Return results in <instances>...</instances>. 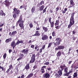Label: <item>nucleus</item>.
I'll return each instance as SVG.
<instances>
[{
  "label": "nucleus",
  "instance_id": "57",
  "mask_svg": "<svg viewBox=\"0 0 78 78\" xmlns=\"http://www.w3.org/2000/svg\"><path fill=\"white\" fill-rule=\"evenodd\" d=\"M22 58H18V59H17V61H20V60H21V59H22Z\"/></svg>",
  "mask_w": 78,
  "mask_h": 78
},
{
  "label": "nucleus",
  "instance_id": "1",
  "mask_svg": "<svg viewBox=\"0 0 78 78\" xmlns=\"http://www.w3.org/2000/svg\"><path fill=\"white\" fill-rule=\"evenodd\" d=\"M64 67H66V66L65 64H63L60 66L59 68H60L61 69H59L57 72L58 73H56L55 75V76H56V78H59L62 76V71L64 70Z\"/></svg>",
  "mask_w": 78,
  "mask_h": 78
},
{
  "label": "nucleus",
  "instance_id": "35",
  "mask_svg": "<svg viewBox=\"0 0 78 78\" xmlns=\"http://www.w3.org/2000/svg\"><path fill=\"white\" fill-rule=\"evenodd\" d=\"M7 55L6 54V53H5L3 55V58L4 59H5L6 58V56Z\"/></svg>",
  "mask_w": 78,
  "mask_h": 78
},
{
  "label": "nucleus",
  "instance_id": "26",
  "mask_svg": "<svg viewBox=\"0 0 78 78\" xmlns=\"http://www.w3.org/2000/svg\"><path fill=\"white\" fill-rule=\"evenodd\" d=\"M74 25V24L72 23L69 22V24L68 25V28H70V27H71V26H72V25Z\"/></svg>",
  "mask_w": 78,
  "mask_h": 78
},
{
  "label": "nucleus",
  "instance_id": "36",
  "mask_svg": "<svg viewBox=\"0 0 78 78\" xmlns=\"http://www.w3.org/2000/svg\"><path fill=\"white\" fill-rule=\"evenodd\" d=\"M47 7H46L43 10V11L42 13H43L45 12H46V9H47Z\"/></svg>",
  "mask_w": 78,
  "mask_h": 78
},
{
  "label": "nucleus",
  "instance_id": "5",
  "mask_svg": "<svg viewBox=\"0 0 78 78\" xmlns=\"http://www.w3.org/2000/svg\"><path fill=\"white\" fill-rule=\"evenodd\" d=\"M16 69L17 71V72L16 71L11 70V71L9 73V75L10 76H12L13 75H14V74H15L14 72H15L16 73L15 75H17V73H18V72H19V70L18 69V68L17 67L16 68Z\"/></svg>",
  "mask_w": 78,
  "mask_h": 78
},
{
  "label": "nucleus",
  "instance_id": "40",
  "mask_svg": "<svg viewBox=\"0 0 78 78\" xmlns=\"http://www.w3.org/2000/svg\"><path fill=\"white\" fill-rule=\"evenodd\" d=\"M45 44L41 48L43 50H44L45 49Z\"/></svg>",
  "mask_w": 78,
  "mask_h": 78
},
{
  "label": "nucleus",
  "instance_id": "48",
  "mask_svg": "<svg viewBox=\"0 0 78 78\" xmlns=\"http://www.w3.org/2000/svg\"><path fill=\"white\" fill-rule=\"evenodd\" d=\"M51 17H50L49 18V23H51Z\"/></svg>",
  "mask_w": 78,
  "mask_h": 78
},
{
  "label": "nucleus",
  "instance_id": "29",
  "mask_svg": "<svg viewBox=\"0 0 78 78\" xmlns=\"http://www.w3.org/2000/svg\"><path fill=\"white\" fill-rule=\"evenodd\" d=\"M33 76V73H31L29 74L27 76L29 77V78H31Z\"/></svg>",
  "mask_w": 78,
  "mask_h": 78
},
{
  "label": "nucleus",
  "instance_id": "58",
  "mask_svg": "<svg viewBox=\"0 0 78 78\" xmlns=\"http://www.w3.org/2000/svg\"><path fill=\"white\" fill-rule=\"evenodd\" d=\"M4 25L3 23H2V25H0V28H1L2 27H3Z\"/></svg>",
  "mask_w": 78,
  "mask_h": 78
},
{
  "label": "nucleus",
  "instance_id": "33",
  "mask_svg": "<svg viewBox=\"0 0 78 78\" xmlns=\"http://www.w3.org/2000/svg\"><path fill=\"white\" fill-rule=\"evenodd\" d=\"M31 11L32 13H33V12H34V11H35V8H34V7H33V8H32L31 10Z\"/></svg>",
  "mask_w": 78,
  "mask_h": 78
},
{
  "label": "nucleus",
  "instance_id": "55",
  "mask_svg": "<svg viewBox=\"0 0 78 78\" xmlns=\"http://www.w3.org/2000/svg\"><path fill=\"white\" fill-rule=\"evenodd\" d=\"M42 5V2H41L40 3V4H38L37 5L38 6V5L39 6H41V5Z\"/></svg>",
  "mask_w": 78,
  "mask_h": 78
},
{
  "label": "nucleus",
  "instance_id": "2",
  "mask_svg": "<svg viewBox=\"0 0 78 78\" xmlns=\"http://www.w3.org/2000/svg\"><path fill=\"white\" fill-rule=\"evenodd\" d=\"M22 18H23L22 17V15H20V18L16 22V25L17 26V25H19V23H20L19 24V26H20V27L21 28V29H23V30H24V26H23V23L25 22V21L22 20H23V19H22Z\"/></svg>",
  "mask_w": 78,
  "mask_h": 78
},
{
  "label": "nucleus",
  "instance_id": "39",
  "mask_svg": "<svg viewBox=\"0 0 78 78\" xmlns=\"http://www.w3.org/2000/svg\"><path fill=\"white\" fill-rule=\"evenodd\" d=\"M61 28V26H56L55 27V28H56V30H58V29H59Z\"/></svg>",
  "mask_w": 78,
  "mask_h": 78
},
{
  "label": "nucleus",
  "instance_id": "3",
  "mask_svg": "<svg viewBox=\"0 0 78 78\" xmlns=\"http://www.w3.org/2000/svg\"><path fill=\"white\" fill-rule=\"evenodd\" d=\"M13 12L14 14L13 16V17L14 19H16L17 18V15H19L20 13V10H17V9L16 8H14L13 9Z\"/></svg>",
  "mask_w": 78,
  "mask_h": 78
},
{
  "label": "nucleus",
  "instance_id": "47",
  "mask_svg": "<svg viewBox=\"0 0 78 78\" xmlns=\"http://www.w3.org/2000/svg\"><path fill=\"white\" fill-rule=\"evenodd\" d=\"M31 48H33V49H34V45H32L31 46H30Z\"/></svg>",
  "mask_w": 78,
  "mask_h": 78
},
{
  "label": "nucleus",
  "instance_id": "54",
  "mask_svg": "<svg viewBox=\"0 0 78 78\" xmlns=\"http://www.w3.org/2000/svg\"><path fill=\"white\" fill-rule=\"evenodd\" d=\"M50 12H51V13H52V12H53V11L52 10L50 9Z\"/></svg>",
  "mask_w": 78,
  "mask_h": 78
},
{
  "label": "nucleus",
  "instance_id": "10",
  "mask_svg": "<svg viewBox=\"0 0 78 78\" xmlns=\"http://www.w3.org/2000/svg\"><path fill=\"white\" fill-rule=\"evenodd\" d=\"M70 5L68 7V8H72V7H74V6H75V3L74 2H73V0H71L70 1Z\"/></svg>",
  "mask_w": 78,
  "mask_h": 78
},
{
  "label": "nucleus",
  "instance_id": "20",
  "mask_svg": "<svg viewBox=\"0 0 78 78\" xmlns=\"http://www.w3.org/2000/svg\"><path fill=\"white\" fill-rule=\"evenodd\" d=\"M64 72H65V73H68V68L66 67L65 68V67H64Z\"/></svg>",
  "mask_w": 78,
  "mask_h": 78
},
{
  "label": "nucleus",
  "instance_id": "45",
  "mask_svg": "<svg viewBox=\"0 0 78 78\" xmlns=\"http://www.w3.org/2000/svg\"><path fill=\"white\" fill-rule=\"evenodd\" d=\"M29 26L30 27V28H32L33 27V24L32 23H30L29 25Z\"/></svg>",
  "mask_w": 78,
  "mask_h": 78
},
{
  "label": "nucleus",
  "instance_id": "59",
  "mask_svg": "<svg viewBox=\"0 0 78 78\" xmlns=\"http://www.w3.org/2000/svg\"><path fill=\"white\" fill-rule=\"evenodd\" d=\"M72 48L71 47L69 49V51H71V50H72Z\"/></svg>",
  "mask_w": 78,
  "mask_h": 78
},
{
  "label": "nucleus",
  "instance_id": "32",
  "mask_svg": "<svg viewBox=\"0 0 78 78\" xmlns=\"http://www.w3.org/2000/svg\"><path fill=\"white\" fill-rule=\"evenodd\" d=\"M52 36H53V37H55L56 36V34H55V31H54L52 32Z\"/></svg>",
  "mask_w": 78,
  "mask_h": 78
},
{
  "label": "nucleus",
  "instance_id": "49",
  "mask_svg": "<svg viewBox=\"0 0 78 78\" xmlns=\"http://www.w3.org/2000/svg\"><path fill=\"white\" fill-rule=\"evenodd\" d=\"M19 44H20V42L18 41L16 42V43L15 44V45L16 46V45H19Z\"/></svg>",
  "mask_w": 78,
  "mask_h": 78
},
{
  "label": "nucleus",
  "instance_id": "44",
  "mask_svg": "<svg viewBox=\"0 0 78 78\" xmlns=\"http://www.w3.org/2000/svg\"><path fill=\"white\" fill-rule=\"evenodd\" d=\"M23 54L20 55V58H21V59H22V58H23Z\"/></svg>",
  "mask_w": 78,
  "mask_h": 78
},
{
  "label": "nucleus",
  "instance_id": "11",
  "mask_svg": "<svg viewBox=\"0 0 78 78\" xmlns=\"http://www.w3.org/2000/svg\"><path fill=\"white\" fill-rule=\"evenodd\" d=\"M58 48H55V50H62L64 49V45H59L58 46Z\"/></svg>",
  "mask_w": 78,
  "mask_h": 78
},
{
  "label": "nucleus",
  "instance_id": "8",
  "mask_svg": "<svg viewBox=\"0 0 78 78\" xmlns=\"http://www.w3.org/2000/svg\"><path fill=\"white\" fill-rule=\"evenodd\" d=\"M12 2L11 0H5V2H4V4L6 6L8 7L11 4Z\"/></svg>",
  "mask_w": 78,
  "mask_h": 78
},
{
  "label": "nucleus",
  "instance_id": "37",
  "mask_svg": "<svg viewBox=\"0 0 78 78\" xmlns=\"http://www.w3.org/2000/svg\"><path fill=\"white\" fill-rule=\"evenodd\" d=\"M71 67L72 68V69H75V65L74 64H73L72 65Z\"/></svg>",
  "mask_w": 78,
  "mask_h": 78
},
{
  "label": "nucleus",
  "instance_id": "24",
  "mask_svg": "<svg viewBox=\"0 0 78 78\" xmlns=\"http://www.w3.org/2000/svg\"><path fill=\"white\" fill-rule=\"evenodd\" d=\"M61 55V52L59 51L57 54V56L58 57H60Z\"/></svg>",
  "mask_w": 78,
  "mask_h": 78
},
{
  "label": "nucleus",
  "instance_id": "53",
  "mask_svg": "<svg viewBox=\"0 0 78 78\" xmlns=\"http://www.w3.org/2000/svg\"><path fill=\"white\" fill-rule=\"evenodd\" d=\"M43 50V49L42 48H41V49H40L39 52H40V53H42V52Z\"/></svg>",
  "mask_w": 78,
  "mask_h": 78
},
{
  "label": "nucleus",
  "instance_id": "14",
  "mask_svg": "<svg viewBox=\"0 0 78 78\" xmlns=\"http://www.w3.org/2000/svg\"><path fill=\"white\" fill-rule=\"evenodd\" d=\"M27 49V48L26 49H23L21 52L24 53L25 55H27V54H28V50Z\"/></svg>",
  "mask_w": 78,
  "mask_h": 78
},
{
  "label": "nucleus",
  "instance_id": "46",
  "mask_svg": "<svg viewBox=\"0 0 78 78\" xmlns=\"http://www.w3.org/2000/svg\"><path fill=\"white\" fill-rule=\"evenodd\" d=\"M34 70L36 69H37V65H35L34 67H33Z\"/></svg>",
  "mask_w": 78,
  "mask_h": 78
},
{
  "label": "nucleus",
  "instance_id": "50",
  "mask_svg": "<svg viewBox=\"0 0 78 78\" xmlns=\"http://www.w3.org/2000/svg\"><path fill=\"white\" fill-rule=\"evenodd\" d=\"M56 12H57V11H58V10H59V7H57L56 8Z\"/></svg>",
  "mask_w": 78,
  "mask_h": 78
},
{
  "label": "nucleus",
  "instance_id": "25",
  "mask_svg": "<svg viewBox=\"0 0 78 78\" xmlns=\"http://www.w3.org/2000/svg\"><path fill=\"white\" fill-rule=\"evenodd\" d=\"M11 47L16 45V42H15V41H13L11 44Z\"/></svg>",
  "mask_w": 78,
  "mask_h": 78
},
{
  "label": "nucleus",
  "instance_id": "4",
  "mask_svg": "<svg viewBox=\"0 0 78 78\" xmlns=\"http://www.w3.org/2000/svg\"><path fill=\"white\" fill-rule=\"evenodd\" d=\"M55 41L56 42L54 43V45L55 46L59 45L61 44V42H62V39L59 37H57L55 39Z\"/></svg>",
  "mask_w": 78,
  "mask_h": 78
},
{
  "label": "nucleus",
  "instance_id": "51",
  "mask_svg": "<svg viewBox=\"0 0 78 78\" xmlns=\"http://www.w3.org/2000/svg\"><path fill=\"white\" fill-rule=\"evenodd\" d=\"M21 78H24L25 77V76H24V75L22 74L21 76Z\"/></svg>",
  "mask_w": 78,
  "mask_h": 78
},
{
  "label": "nucleus",
  "instance_id": "6",
  "mask_svg": "<svg viewBox=\"0 0 78 78\" xmlns=\"http://www.w3.org/2000/svg\"><path fill=\"white\" fill-rule=\"evenodd\" d=\"M75 14V13L73 12L72 13L71 17L70 19V23L75 24V20H74V16Z\"/></svg>",
  "mask_w": 78,
  "mask_h": 78
},
{
  "label": "nucleus",
  "instance_id": "16",
  "mask_svg": "<svg viewBox=\"0 0 78 78\" xmlns=\"http://www.w3.org/2000/svg\"><path fill=\"white\" fill-rule=\"evenodd\" d=\"M72 73V71L70 70L67 73H65L64 75L65 76H68L69 75V74H70V73Z\"/></svg>",
  "mask_w": 78,
  "mask_h": 78
},
{
  "label": "nucleus",
  "instance_id": "61",
  "mask_svg": "<svg viewBox=\"0 0 78 78\" xmlns=\"http://www.w3.org/2000/svg\"><path fill=\"white\" fill-rule=\"evenodd\" d=\"M47 69L48 70H49V71L51 70V68H47Z\"/></svg>",
  "mask_w": 78,
  "mask_h": 78
},
{
  "label": "nucleus",
  "instance_id": "12",
  "mask_svg": "<svg viewBox=\"0 0 78 78\" xmlns=\"http://www.w3.org/2000/svg\"><path fill=\"white\" fill-rule=\"evenodd\" d=\"M43 77L45 78H49L50 77V75L48 73H45L43 75Z\"/></svg>",
  "mask_w": 78,
  "mask_h": 78
},
{
  "label": "nucleus",
  "instance_id": "9",
  "mask_svg": "<svg viewBox=\"0 0 78 78\" xmlns=\"http://www.w3.org/2000/svg\"><path fill=\"white\" fill-rule=\"evenodd\" d=\"M48 39V36L47 35L44 34L42 35L41 37L42 40L43 41H45V40H47Z\"/></svg>",
  "mask_w": 78,
  "mask_h": 78
},
{
  "label": "nucleus",
  "instance_id": "15",
  "mask_svg": "<svg viewBox=\"0 0 78 78\" xmlns=\"http://www.w3.org/2000/svg\"><path fill=\"white\" fill-rule=\"evenodd\" d=\"M30 64H27L24 67L25 69H26V70H28L29 69H30Z\"/></svg>",
  "mask_w": 78,
  "mask_h": 78
},
{
  "label": "nucleus",
  "instance_id": "31",
  "mask_svg": "<svg viewBox=\"0 0 78 78\" xmlns=\"http://www.w3.org/2000/svg\"><path fill=\"white\" fill-rule=\"evenodd\" d=\"M44 8V5H43L41 6V7L40 8V11H42Z\"/></svg>",
  "mask_w": 78,
  "mask_h": 78
},
{
  "label": "nucleus",
  "instance_id": "7",
  "mask_svg": "<svg viewBox=\"0 0 78 78\" xmlns=\"http://www.w3.org/2000/svg\"><path fill=\"white\" fill-rule=\"evenodd\" d=\"M32 57H31V59L30 60V63H33L36 60V55L35 54H32Z\"/></svg>",
  "mask_w": 78,
  "mask_h": 78
},
{
  "label": "nucleus",
  "instance_id": "18",
  "mask_svg": "<svg viewBox=\"0 0 78 78\" xmlns=\"http://www.w3.org/2000/svg\"><path fill=\"white\" fill-rule=\"evenodd\" d=\"M59 19L57 20L56 21V23H55V26H56V25H59Z\"/></svg>",
  "mask_w": 78,
  "mask_h": 78
},
{
  "label": "nucleus",
  "instance_id": "38",
  "mask_svg": "<svg viewBox=\"0 0 78 78\" xmlns=\"http://www.w3.org/2000/svg\"><path fill=\"white\" fill-rule=\"evenodd\" d=\"M49 64H50V63L49 62H47L44 63V65H46L47 66H48V65Z\"/></svg>",
  "mask_w": 78,
  "mask_h": 78
},
{
  "label": "nucleus",
  "instance_id": "28",
  "mask_svg": "<svg viewBox=\"0 0 78 78\" xmlns=\"http://www.w3.org/2000/svg\"><path fill=\"white\" fill-rule=\"evenodd\" d=\"M17 34V32L16 31H13L12 33V36H15Z\"/></svg>",
  "mask_w": 78,
  "mask_h": 78
},
{
  "label": "nucleus",
  "instance_id": "27",
  "mask_svg": "<svg viewBox=\"0 0 78 78\" xmlns=\"http://www.w3.org/2000/svg\"><path fill=\"white\" fill-rule=\"evenodd\" d=\"M51 25V28H53L54 27V21H52L51 23H50Z\"/></svg>",
  "mask_w": 78,
  "mask_h": 78
},
{
  "label": "nucleus",
  "instance_id": "23",
  "mask_svg": "<svg viewBox=\"0 0 78 78\" xmlns=\"http://www.w3.org/2000/svg\"><path fill=\"white\" fill-rule=\"evenodd\" d=\"M78 74H77V72H75L74 73V74L73 75V78H78Z\"/></svg>",
  "mask_w": 78,
  "mask_h": 78
},
{
  "label": "nucleus",
  "instance_id": "56",
  "mask_svg": "<svg viewBox=\"0 0 78 78\" xmlns=\"http://www.w3.org/2000/svg\"><path fill=\"white\" fill-rule=\"evenodd\" d=\"M76 39V37H73V41H75Z\"/></svg>",
  "mask_w": 78,
  "mask_h": 78
},
{
  "label": "nucleus",
  "instance_id": "19",
  "mask_svg": "<svg viewBox=\"0 0 78 78\" xmlns=\"http://www.w3.org/2000/svg\"><path fill=\"white\" fill-rule=\"evenodd\" d=\"M0 16H5L6 15V14L3 12V10H1L0 12Z\"/></svg>",
  "mask_w": 78,
  "mask_h": 78
},
{
  "label": "nucleus",
  "instance_id": "60",
  "mask_svg": "<svg viewBox=\"0 0 78 78\" xmlns=\"http://www.w3.org/2000/svg\"><path fill=\"white\" fill-rule=\"evenodd\" d=\"M62 12L63 14H64V13H66V12L65 10H63L62 11Z\"/></svg>",
  "mask_w": 78,
  "mask_h": 78
},
{
  "label": "nucleus",
  "instance_id": "42",
  "mask_svg": "<svg viewBox=\"0 0 78 78\" xmlns=\"http://www.w3.org/2000/svg\"><path fill=\"white\" fill-rule=\"evenodd\" d=\"M18 41L20 42V44H23V40L20 41L19 40H18Z\"/></svg>",
  "mask_w": 78,
  "mask_h": 78
},
{
  "label": "nucleus",
  "instance_id": "52",
  "mask_svg": "<svg viewBox=\"0 0 78 78\" xmlns=\"http://www.w3.org/2000/svg\"><path fill=\"white\" fill-rule=\"evenodd\" d=\"M12 50L11 49H9V52L10 54L11 53V52H12Z\"/></svg>",
  "mask_w": 78,
  "mask_h": 78
},
{
  "label": "nucleus",
  "instance_id": "64",
  "mask_svg": "<svg viewBox=\"0 0 78 78\" xmlns=\"http://www.w3.org/2000/svg\"><path fill=\"white\" fill-rule=\"evenodd\" d=\"M36 28H37L36 30H40V28L39 27H38V28L36 27Z\"/></svg>",
  "mask_w": 78,
  "mask_h": 78
},
{
  "label": "nucleus",
  "instance_id": "13",
  "mask_svg": "<svg viewBox=\"0 0 78 78\" xmlns=\"http://www.w3.org/2000/svg\"><path fill=\"white\" fill-rule=\"evenodd\" d=\"M46 67H47V66H44L41 68V72L42 73H45V71L44 69H46Z\"/></svg>",
  "mask_w": 78,
  "mask_h": 78
},
{
  "label": "nucleus",
  "instance_id": "41",
  "mask_svg": "<svg viewBox=\"0 0 78 78\" xmlns=\"http://www.w3.org/2000/svg\"><path fill=\"white\" fill-rule=\"evenodd\" d=\"M48 21V19H47V18H46L44 20V23H47Z\"/></svg>",
  "mask_w": 78,
  "mask_h": 78
},
{
  "label": "nucleus",
  "instance_id": "63",
  "mask_svg": "<svg viewBox=\"0 0 78 78\" xmlns=\"http://www.w3.org/2000/svg\"><path fill=\"white\" fill-rule=\"evenodd\" d=\"M27 6L26 5L24 7V8L25 10H26L27 9Z\"/></svg>",
  "mask_w": 78,
  "mask_h": 78
},
{
  "label": "nucleus",
  "instance_id": "30",
  "mask_svg": "<svg viewBox=\"0 0 78 78\" xmlns=\"http://www.w3.org/2000/svg\"><path fill=\"white\" fill-rule=\"evenodd\" d=\"M53 44V43L51 42L50 43H49L48 45V48H50L51 47V45Z\"/></svg>",
  "mask_w": 78,
  "mask_h": 78
},
{
  "label": "nucleus",
  "instance_id": "17",
  "mask_svg": "<svg viewBox=\"0 0 78 78\" xmlns=\"http://www.w3.org/2000/svg\"><path fill=\"white\" fill-rule=\"evenodd\" d=\"M12 41V39L11 38H9L7 39L5 41V42L6 43H8V42H11Z\"/></svg>",
  "mask_w": 78,
  "mask_h": 78
},
{
  "label": "nucleus",
  "instance_id": "22",
  "mask_svg": "<svg viewBox=\"0 0 78 78\" xmlns=\"http://www.w3.org/2000/svg\"><path fill=\"white\" fill-rule=\"evenodd\" d=\"M41 35V34L39 33V31L38 30L35 32L36 36H39Z\"/></svg>",
  "mask_w": 78,
  "mask_h": 78
},
{
  "label": "nucleus",
  "instance_id": "43",
  "mask_svg": "<svg viewBox=\"0 0 78 78\" xmlns=\"http://www.w3.org/2000/svg\"><path fill=\"white\" fill-rule=\"evenodd\" d=\"M10 69H9V68L8 69H7V71H6V73H9V71H10Z\"/></svg>",
  "mask_w": 78,
  "mask_h": 78
},
{
  "label": "nucleus",
  "instance_id": "21",
  "mask_svg": "<svg viewBox=\"0 0 78 78\" xmlns=\"http://www.w3.org/2000/svg\"><path fill=\"white\" fill-rule=\"evenodd\" d=\"M43 29L44 30V32H47L48 31V28L47 27H42Z\"/></svg>",
  "mask_w": 78,
  "mask_h": 78
},
{
  "label": "nucleus",
  "instance_id": "34",
  "mask_svg": "<svg viewBox=\"0 0 78 78\" xmlns=\"http://www.w3.org/2000/svg\"><path fill=\"white\" fill-rule=\"evenodd\" d=\"M9 69H10V70H12L13 69V66H12V65H10V66H9Z\"/></svg>",
  "mask_w": 78,
  "mask_h": 78
},
{
  "label": "nucleus",
  "instance_id": "62",
  "mask_svg": "<svg viewBox=\"0 0 78 78\" xmlns=\"http://www.w3.org/2000/svg\"><path fill=\"white\" fill-rule=\"evenodd\" d=\"M72 61H70L69 62L68 64H70L71 63H72Z\"/></svg>",
  "mask_w": 78,
  "mask_h": 78
}]
</instances>
